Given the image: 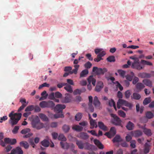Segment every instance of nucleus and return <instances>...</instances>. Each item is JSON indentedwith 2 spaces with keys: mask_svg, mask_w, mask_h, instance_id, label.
Returning <instances> with one entry per match:
<instances>
[{
  "mask_svg": "<svg viewBox=\"0 0 154 154\" xmlns=\"http://www.w3.org/2000/svg\"><path fill=\"white\" fill-rule=\"evenodd\" d=\"M133 134L134 137H138L142 135V132L140 130H137L133 131Z\"/></svg>",
  "mask_w": 154,
  "mask_h": 154,
  "instance_id": "nucleus-16",
  "label": "nucleus"
},
{
  "mask_svg": "<svg viewBox=\"0 0 154 154\" xmlns=\"http://www.w3.org/2000/svg\"><path fill=\"white\" fill-rule=\"evenodd\" d=\"M62 96V94L59 92H57L55 93V97L57 98H60Z\"/></svg>",
  "mask_w": 154,
  "mask_h": 154,
  "instance_id": "nucleus-54",
  "label": "nucleus"
},
{
  "mask_svg": "<svg viewBox=\"0 0 154 154\" xmlns=\"http://www.w3.org/2000/svg\"><path fill=\"white\" fill-rule=\"evenodd\" d=\"M19 127L18 126H15L13 130L12 131L13 133L14 134H17L18 132V131L19 129Z\"/></svg>",
  "mask_w": 154,
  "mask_h": 154,
  "instance_id": "nucleus-56",
  "label": "nucleus"
},
{
  "mask_svg": "<svg viewBox=\"0 0 154 154\" xmlns=\"http://www.w3.org/2000/svg\"><path fill=\"white\" fill-rule=\"evenodd\" d=\"M119 115L121 116L124 118L125 117V113L122 111L119 110L118 111Z\"/></svg>",
  "mask_w": 154,
  "mask_h": 154,
  "instance_id": "nucleus-53",
  "label": "nucleus"
},
{
  "mask_svg": "<svg viewBox=\"0 0 154 154\" xmlns=\"http://www.w3.org/2000/svg\"><path fill=\"white\" fill-rule=\"evenodd\" d=\"M55 106V104L54 102L51 101H48L47 102V107L51 108L54 109Z\"/></svg>",
  "mask_w": 154,
  "mask_h": 154,
  "instance_id": "nucleus-28",
  "label": "nucleus"
},
{
  "mask_svg": "<svg viewBox=\"0 0 154 154\" xmlns=\"http://www.w3.org/2000/svg\"><path fill=\"white\" fill-rule=\"evenodd\" d=\"M131 94L129 90H127L125 92V97L128 99L129 98Z\"/></svg>",
  "mask_w": 154,
  "mask_h": 154,
  "instance_id": "nucleus-59",
  "label": "nucleus"
},
{
  "mask_svg": "<svg viewBox=\"0 0 154 154\" xmlns=\"http://www.w3.org/2000/svg\"><path fill=\"white\" fill-rule=\"evenodd\" d=\"M67 85V83H60L57 85V87L59 88H62L63 86L66 85Z\"/></svg>",
  "mask_w": 154,
  "mask_h": 154,
  "instance_id": "nucleus-62",
  "label": "nucleus"
},
{
  "mask_svg": "<svg viewBox=\"0 0 154 154\" xmlns=\"http://www.w3.org/2000/svg\"><path fill=\"white\" fill-rule=\"evenodd\" d=\"M88 84L87 85L88 89L90 91L91 89V83H92L94 86H95L96 80L95 79L93 78V76L91 75L88 78Z\"/></svg>",
  "mask_w": 154,
  "mask_h": 154,
  "instance_id": "nucleus-7",
  "label": "nucleus"
},
{
  "mask_svg": "<svg viewBox=\"0 0 154 154\" xmlns=\"http://www.w3.org/2000/svg\"><path fill=\"white\" fill-rule=\"evenodd\" d=\"M92 64L90 62L88 61L84 65L85 68L86 69H89L91 68L92 66Z\"/></svg>",
  "mask_w": 154,
  "mask_h": 154,
  "instance_id": "nucleus-51",
  "label": "nucleus"
},
{
  "mask_svg": "<svg viewBox=\"0 0 154 154\" xmlns=\"http://www.w3.org/2000/svg\"><path fill=\"white\" fill-rule=\"evenodd\" d=\"M15 149L16 154H23V151L20 147H17L15 148Z\"/></svg>",
  "mask_w": 154,
  "mask_h": 154,
  "instance_id": "nucleus-46",
  "label": "nucleus"
},
{
  "mask_svg": "<svg viewBox=\"0 0 154 154\" xmlns=\"http://www.w3.org/2000/svg\"><path fill=\"white\" fill-rule=\"evenodd\" d=\"M90 124L91 126L90 127L91 129H93L94 127L95 128H97V127L96 121L95 120H93V119H91L90 120Z\"/></svg>",
  "mask_w": 154,
  "mask_h": 154,
  "instance_id": "nucleus-23",
  "label": "nucleus"
},
{
  "mask_svg": "<svg viewBox=\"0 0 154 154\" xmlns=\"http://www.w3.org/2000/svg\"><path fill=\"white\" fill-rule=\"evenodd\" d=\"M34 106L31 105L29 106L26 107L25 109V111L29 112L33 110L34 109Z\"/></svg>",
  "mask_w": 154,
  "mask_h": 154,
  "instance_id": "nucleus-40",
  "label": "nucleus"
},
{
  "mask_svg": "<svg viewBox=\"0 0 154 154\" xmlns=\"http://www.w3.org/2000/svg\"><path fill=\"white\" fill-rule=\"evenodd\" d=\"M136 91L139 92L145 86L141 83H137L135 85Z\"/></svg>",
  "mask_w": 154,
  "mask_h": 154,
  "instance_id": "nucleus-12",
  "label": "nucleus"
},
{
  "mask_svg": "<svg viewBox=\"0 0 154 154\" xmlns=\"http://www.w3.org/2000/svg\"><path fill=\"white\" fill-rule=\"evenodd\" d=\"M103 87V82L101 81L99 82L95 88V91L98 92H100Z\"/></svg>",
  "mask_w": 154,
  "mask_h": 154,
  "instance_id": "nucleus-10",
  "label": "nucleus"
},
{
  "mask_svg": "<svg viewBox=\"0 0 154 154\" xmlns=\"http://www.w3.org/2000/svg\"><path fill=\"white\" fill-rule=\"evenodd\" d=\"M76 143L79 149H82L84 148V143H83L82 141L77 140Z\"/></svg>",
  "mask_w": 154,
  "mask_h": 154,
  "instance_id": "nucleus-21",
  "label": "nucleus"
},
{
  "mask_svg": "<svg viewBox=\"0 0 154 154\" xmlns=\"http://www.w3.org/2000/svg\"><path fill=\"white\" fill-rule=\"evenodd\" d=\"M72 129L76 131H80L82 130L83 128L79 125H75L72 127Z\"/></svg>",
  "mask_w": 154,
  "mask_h": 154,
  "instance_id": "nucleus-38",
  "label": "nucleus"
},
{
  "mask_svg": "<svg viewBox=\"0 0 154 154\" xmlns=\"http://www.w3.org/2000/svg\"><path fill=\"white\" fill-rule=\"evenodd\" d=\"M20 145L23 147L25 149H27L29 147V145L28 142L26 141H22L20 143Z\"/></svg>",
  "mask_w": 154,
  "mask_h": 154,
  "instance_id": "nucleus-22",
  "label": "nucleus"
},
{
  "mask_svg": "<svg viewBox=\"0 0 154 154\" xmlns=\"http://www.w3.org/2000/svg\"><path fill=\"white\" fill-rule=\"evenodd\" d=\"M150 145L147 143H146L144 146L143 154L148 153L149 151Z\"/></svg>",
  "mask_w": 154,
  "mask_h": 154,
  "instance_id": "nucleus-14",
  "label": "nucleus"
},
{
  "mask_svg": "<svg viewBox=\"0 0 154 154\" xmlns=\"http://www.w3.org/2000/svg\"><path fill=\"white\" fill-rule=\"evenodd\" d=\"M140 63L143 65H146L148 66L152 65V63L143 60H141Z\"/></svg>",
  "mask_w": 154,
  "mask_h": 154,
  "instance_id": "nucleus-34",
  "label": "nucleus"
},
{
  "mask_svg": "<svg viewBox=\"0 0 154 154\" xmlns=\"http://www.w3.org/2000/svg\"><path fill=\"white\" fill-rule=\"evenodd\" d=\"M139 79L138 77L135 76L134 77L132 81V83L134 85H136L139 81Z\"/></svg>",
  "mask_w": 154,
  "mask_h": 154,
  "instance_id": "nucleus-58",
  "label": "nucleus"
},
{
  "mask_svg": "<svg viewBox=\"0 0 154 154\" xmlns=\"http://www.w3.org/2000/svg\"><path fill=\"white\" fill-rule=\"evenodd\" d=\"M143 132L147 136H151L152 135L151 130L149 129L145 128L144 129Z\"/></svg>",
  "mask_w": 154,
  "mask_h": 154,
  "instance_id": "nucleus-42",
  "label": "nucleus"
},
{
  "mask_svg": "<svg viewBox=\"0 0 154 154\" xmlns=\"http://www.w3.org/2000/svg\"><path fill=\"white\" fill-rule=\"evenodd\" d=\"M78 137L81 139L86 140L88 138L89 136L86 133L81 132L78 135Z\"/></svg>",
  "mask_w": 154,
  "mask_h": 154,
  "instance_id": "nucleus-13",
  "label": "nucleus"
},
{
  "mask_svg": "<svg viewBox=\"0 0 154 154\" xmlns=\"http://www.w3.org/2000/svg\"><path fill=\"white\" fill-rule=\"evenodd\" d=\"M94 143L99 149H102L103 148V145L97 139L94 140Z\"/></svg>",
  "mask_w": 154,
  "mask_h": 154,
  "instance_id": "nucleus-20",
  "label": "nucleus"
},
{
  "mask_svg": "<svg viewBox=\"0 0 154 154\" xmlns=\"http://www.w3.org/2000/svg\"><path fill=\"white\" fill-rule=\"evenodd\" d=\"M34 108V110L35 112H39L41 111V109L37 105L35 106Z\"/></svg>",
  "mask_w": 154,
  "mask_h": 154,
  "instance_id": "nucleus-60",
  "label": "nucleus"
},
{
  "mask_svg": "<svg viewBox=\"0 0 154 154\" xmlns=\"http://www.w3.org/2000/svg\"><path fill=\"white\" fill-rule=\"evenodd\" d=\"M131 75H127L126 76V79L129 81H132L133 77L134 76V73L133 72H131Z\"/></svg>",
  "mask_w": 154,
  "mask_h": 154,
  "instance_id": "nucleus-26",
  "label": "nucleus"
},
{
  "mask_svg": "<svg viewBox=\"0 0 154 154\" xmlns=\"http://www.w3.org/2000/svg\"><path fill=\"white\" fill-rule=\"evenodd\" d=\"M108 103L110 106H113L115 109L116 110V103L113 99H111L110 100H109Z\"/></svg>",
  "mask_w": 154,
  "mask_h": 154,
  "instance_id": "nucleus-32",
  "label": "nucleus"
},
{
  "mask_svg": "<svg viewBox=\"0 0 154 154\" xmlns=\"http://www.w3.org/2000/svg\"><path fill=\"white\" fill-rule=\"evenodd\" d=\"M30 131V130L29 128H26L23 129L21 131V133L22 134H26L29 133Z\"/></svg>",
  "mask_w": 154,
  "mask_h": 154,
  "instance_id": "nucleus-44",
  "label": "nucleus"
},
{
  "mask_svg": "<svg viewBox=\"0 0 154 154\" xmlns=\"http://www.w3.org/2000/svg\"><path fill=\"white\" fill-rule=\"evenodd\" d=\"M66 97L63 99L62 102L63 103H67L71 101V95L70 94L66 93L65 94Z\"/></svg>",
  "mask_w": 154,
  "mask_h": 154,
  "instance_id": "nucleus-11",
  "label": "nucleus"
},
{
  "mask_svg": "<svg viewBox=\"0 0 154 154\" xmlns=\"http://www.w3.org/2000/svg\"><path fill=\"white\" fill-rule=\"evenodd\" d=\"M41 144L43 146L48 147L49 146V142L48 140H44L41 142Z\"/></svg>",
  "mask_w": 154,
  "mask_h": 154,
  "instance_id": "nucleus-37",
  "label": "nucleus"
},
{
  "mask_svg": "<svg viewBox=\"0 0 154 154\" xmlns=\"http://www.w3.org/2000/svg\"><path fill=\"white\" fill-rule=\"evenodd\" d=\"M66 108V106L63 104H58L54 108L55 112L58 113H62L63 109Z\"/></svg>",
  "mask_w": 154,
  "mask_h": 154,
  "instance_id": "nucleus-9",
  "label": "nucleus"
},
{
  "mask_svg": "<svg viewBox=\"0 0 154 154\" xmlns=\"http://www.w3.org/2000/svg\"><path fill=\"white\" fill-rule=\"evenodd\" d=\"M82 92L81 90L76 89L74 91L73 94L74 95L80 94Z\"/></svg>",
  "mask_w": 154,
  "mask_h": 154,
  "instance_id": "nucleus-57",
  "label": "nucleus"
},
{
  "mask_svg": "<svg viewBox=\"0 0 154 154\" xmlns=\"http://www.w3.org/2000/svg\"><path fill=\"white\" fill-rule=\"evenodd\" d=\"M116 133V129L114 127H112L109 132H106L105 135L107 136L109 138H111L113 137Z\"/></svg>",
  "mask_w": 154,
  "mask_h": 154,
  "instance_id": "nucleus-8",
  "label": "nucleus"
},
{
  "mask_svg": "<svg viewBox=\"0 0 154 154\" xmlns=\"http://www.w3.org/2000/svg\"><path fill=\"white\" fill-rule=\"evenodd\" d=\"M66 86L64 87V89L67 91L71 93L72 92L73 90L72 87L70 85L67 84Z\"/></svg>",
  "mask_w": 154,
  "mask_h": 154,
  "instance_id": "nucleus-33",
  "label": "nucleus"
},
{
  "mask_svg": "<svg viewBox=\"0 0 154 154\" xmlns=\"http://www.w3.org/2000/svg\"><path fill=\"white\" fill-rule=\"evenodd\" d=\"M122 105L128 107L130 109H131L132 106L131 103L128 102L127 101L122 99H119L117 103V107L119 109Z\"/></svg>",
  "mask_w": 154,
  "mask_h": 154,
  "instance_id": "nucleus-3",
  "label": "nucleus"
},
{
  "mask_svg": "<svg viewBox=\"0 0 154 154\" xmlns=\"http://www.w3.org/2000/svg\"><path fill=\"white\" fill-rule=\"evenodd\" d=\"M21 116V113L13 114L12 112H11L9 115V116L10 118V123L13 125H16L20 119Z\"/></svg>",
  "mask_w": 154,
  "mask_h": 154,
  "instance_id": "nucleus-1",
  "label": "nucleus"
},
{
  "mask_svg": "<svg viewBox=\"0 0 154 154\" xmlns=\"http://www.w3.org/2000/svg\"><path fill=\"white\" fill-rule=\"evenodd\" d=\"M32 124L33 128L37 129H40L44 127L43 124L40 122V120L38 116L33 119Z\"/></svg>",
  "mask_w": 154,
  "mask_h": 154,
  "instance_id": "nucleus-2",
  "label": "nucleus"
},
{
  "mask_svg": "<svg viewBox=\"0 0 154 154\" xmlns=\"http://www.w3.org/2000/svg\"><path fill=\"white\" fill-rule=\"evenodd\" d=\"M132 63L131 65V67L138 70H140L144 68L143 65H141L139 59H137Z\"/></svg>",
  "mask_w": 154,
  "mask_h": 154,
  "instance_id": "nucleus-4",
  "label": "nucleus"
},
{
  "mask_svg": "<svg viewBox=\"0 0 154 154\" xmlns=\"http://www.w3.org/2000/svg\"><path fill=\"white\" fill-rule=\"evenodd\" d=\"M88 73V71L87 69H85L82 70L81 72L80 75V77L85 76Z\"/></svg>",
  "mask_w": 154,
  "mask_h": 154,
  "instance_id": "nucleus-30",
  "label": "nucleus"
},
{
  "mask_svg": "<svg viewBox=\"0 0 154 154\" xmlns=\"http://www.w3.org/2000/svg\"><path fill=\"white\" fill-rule=\"evenodd\" d=\"M50 85L49 84L47 83L46 82H45L43 84L40 85L38 87V89H41L43 87H49Z\"/></svg>",
  "mask_w": 154,
  "mask_h": 154,
  "instance_id": "nucleus-47",
  "label": "nucleus"
},
{
  "mask_svg": "<svg viewBox=\"0 0 154 154\" xmlns=\"http://www.w3.org/2000/svg\"><path fill=\"white\" fill-rule=\"evenodd\" d=\"M93 147V146L92 145L90 144L87 142L84 143V148L85 149L91 150L92 149Z\"/></svg>",
  "mask_w": 154,
  "mask_h": 154,
  "instance_id": "nucleus-24",
  "label": "nucleus"
},
{
  "mask_svg": "<svg viewBox=\"0 0 154 154\" xmlns=\"http://www.w3.org/2000/svg\"><path fill=\"white\" fill-rule=\"evenodd\" d=\"M151 102V98L150 97H147L146 98L143 100V104L144 105H145L149 103H150Z\"/></svg>",
  "mask_w": 154,
  "mask_h": 154,
  "instance_id": "nucleus-43",
  "label": "nucleus"
},
{
  "mask_svg": "<svg viewBox=\"0 0 154 154\" xmlns=\"http://www.w3.org/2000/svg\"><path fill=\"white\" fill-rule=\"evenodd\" d=\"M142 82L146 86L151 88L152 87V82L148 79H144L143 80Z\"/></svg>",
  "mask_w": 154,
  "mask_h": 154,
  "instance_id": "nucleus-19",
  "label": "nucleus"
},
{
  "mask_svg": "<svg viewBox=\"0 0 154 154\" xmlns=\"http://www.w3.org/2000/svg\"><path fill=\"white\" fill-rule=\"evenodd\" d=\"M107 60L108 61L110 62H114L116 60L115 57L113 56H109L107 58Z\"/></svg>",
  "mask_w": 154,
  "mask_h": 154,
  "instance_id": "nucleus-45",
  "label": "nucleus"
},
{
  "mask_svg": "<svg viewBox=\"0 0 154 154\" xmlns=\"http://www.w3.org/2000/svg\"><path fill=\"white\" fill-rule=\"evenodd\" d=\"M82 118V114L80 113H78L75 116V119L77 121H79Z\"/></svg>",
  "mask_w": 154,
  "mask_h": 154,
  "instance_id": "nucleus-50",
  "label": "nucleus"
},
{
  "mask_svg": "<svg viewBox=\"0 0 154 154\" xmlns=\"http://www.w3.org/2000/svg\"><path fill=\"white\" fill-rule=\"evenodd\" d=\"M122 139L119 135H117L112 140V141L114 143L122 141Z\"/></svg>",
  "mask_w": 154,
  "mask_h": 154,
  "instance_id": "nucleus-25",
  "label": "nucleus"
},
{
  "mask_svg": "<svg viewBox=\"0 0 154 154\" xmlns=\"http://www.w3.org/2000/svg\"><path fill=\"white\" fill-rule=\"evenodd\" d=\"M54 117L55 119H57L59 118H63L64 116L62 113L60 114H56L54 115Z\"/></svg>",
  "mask_w": 154,
  "mask_h": 154,
  "instance_id": "nucleus-55",
  "label": "nucleus"
},
{
  "mask_svg": "<svg viewBox=\"0 0 154 154\" xmlns=\"http://www.w3.org/2000/svg\"><path fill=\"white\" fill-rule=\"evenodd\" d=\"M111 115L113 118L112 120L113 124L116 125H121V121L119 117L114 114H112Z\"/></svg>",
  "mask_w": 154,
  "mask_h": 154,
  "instance_id": "nucleus-5",
  "label": "nucleus"
},
{
  "mask_svg": "<svg viewBox=\"0 0 154 154\" xmlns=\"http://www.w3.org/2000/svg\"><path fill=\"white\" fill-rule=\"evenodd\" d=\"M55 94L53 92L51 93L49 95V98L51 100H54V99Z\"/></svg>",
  "mask_w": 154,
  "mask_h": 154,
  "instance_id": "nucleus-64",
  "label": "nucleus"
},
{
  "mask_svg": "<svg viewBox=\"0 0 154 154\" xmlns=\"http://www.w3.org/2000/svg\"><path fill=\"white\" fill-rule=\"evenodd\" d=\"M38 116L40 119L44 121H47L48 120V118L43 113H40Z\"/></svg>",
  "mask_w": 154,
  "mask_h": 154,
  "instance_id": "nucleus-31",
  "label": "nucleus"
},
{
  "mask_svg": "<svg viewBox=\"0 0 154 154\" xmlns=\"http://www.w3.org/2000/svg\"><path fill=\"white\" fill-rule=\"evenodd\" d=\"M62 128L63 131L65 133H66L69 131L70 128L69 125H64L63 126Z\"/></svg>",
  "mask_w": 154,
  "mask_h": 154,
  "instance_id": "nucleus-36",
  "label": "nucleus"
},
{
  "mask_svg": "<svg viewBox=\"0 0 154 154\" xmlns=\"http://www.w3.org/2000/svg\"><path fill=\"white\" fill-rule=\"evenodd\" d=\"M92 71L94 72H95L96 74L97 75H103L105 72L107 71V69L105 68L102 69L101 68H98L97 67H94Z\"/></svg>",
  "mask_w": 154,
  "mask_h": 154,
  "instance_id": "nucleus-6",
  "label": "nucleus"
},
{
  "mask_svg": "<svg viewBox=\"0 0 154 154\" xmlns=\"http://www.w3.org/2000/svg\"><path fill=\"white\" fill-rule=\"evenodd\" d=\"M47 102L46 101H42L39 103L40 106L42 108L47 107Z\"/></svg>",
  "mask_w": 154,
  "mask_h": 154,
  "instance_id": "nucleus-41",
  "label": "nucleus"
},
{
  "mask_svg": "<svg viewBox=\"0 0 154 154\" xmlns=\"http://www.w3.org/2000/svg\"><path fill=\"white\" fill-rule=\"evenodd\" d=\"M98 126L100 129L103 130L104 131L107 130V127L105 126L102 122H98Z\"/></svg>",
  "mask_w": 154,
  "mask_h": 154,
  "instance_id": "nucleus-17",
  "label": "nucleus"
},
{
  "mask_svg": "<svg viewBox=\"0 0 154 154\" xmlns=\"http://www.w3.org/2000/svg\"><path fill=\"white\" fill-rule=\"evenodd\" d=\"M146 116L147 118L150 119L153 117V115L151 112H148L146 113Z\"/></svg>",
  "mask_w": 154,
  "mask_h": 154,
  "instance_id": "nucleus-49",
  "label": "nucleus"
},
{
  "mask_svg": "<svg viewBox=\"0 0 154 154\" xmlns=\"http://www.w3.org/2000/svg\"><path fill=\"white\" fill-rule=\"evenodd\" d=\"M27 104V103H25L22 104V106L19 108L18 111L19 112L22 110L26 106Z\"/></svg>",
  "mask_w": 154,
  "mask_h": 154,
  "instance_id": "nucleus-61",
  "label": "nucleus"
},
{
  "mask_svg": "<svg viewBox=\"0 0 154 154\" xmlns=\"http://www.w3.org/2000/svg\"><path fill=\"white\" fill-rule=\"evenodd\" d=\"M138 76L142 78H149L151 76V75L149 73L146 72L140 73L138 74Z\"/></svg>",
  "mask_w": 154,
  "mask_h": 154,
  "instance_id": "nucleus-15",
  "label": "nucleus"
},
{
  "mask_svg": "<svg viewBox=\"0 0 154 154\" xmlns=\"http://www.w3.org/2000/svg\"><path fill=\"white\" fill-rule=\"evenodd\" d=\"M28 141L33 148L35 147V145L34 142V139L33 138H29Z\"/></svg>",
  "mask_w": 154,
  "mask_h": 154,
  "instance_id": "nucleus-48",
  "label": "nucleus"
},
{
  "mask_svg": "<svg viewBox=\"0 0 154 154\" xmlns=\"http://www.w3.org/2000/svg\"><path fill=\"white\" fill-rule=\"evenodd\" d=\"M58 139L59 140L61 141H66V137H65L63 134H60L58 137Z\"/></svg>",
  "mask_w": 154,
  "mask_h": 154,
  "instance_id": "nucleus-39",
  "label": "nucleus"
},
{
  "mask_svg": "<svg viewBox=\"0 0 154 154\" xmlns=\"http://www.w3.org/2000/svg\"><path fill=\"white\" fill-rule=\"evenodd\" d=\"M118 72L121 76L123 78L124 77L125 74V71L122 70H119Z\"/></svg>",
  "mask_w": 154,
  "mask_h": 154,
  "instance_id": "nucleus-52",
  "label": "nucleus"
},
{
  "mask_svg": "<svg viewBox=\"0 0 154 154\" xmlns=\"http://www.w3.org/2000/svg\"><path fill=\"white\" fill-rule=\"evenodd\" d=\"M126 127L128 130H131L133 129L134 127V124L131 122L129 121L127 124Z\"/></svg>",
  "mask_w": 154,
  "mask_h": 154,
  "instance_id": "nucleus-27",
  "label": "nucleus"
},
{
  "mask_svg": "<svg viewBox=\"0 0 154 154\" xmlns=\"http://www.w3.org/2000/svg\"><path fill=\"white\" fill-rule=\"evenodd\" d=\"M93 104L96 107H99L100 105V102L97 96H95L94 98Z\"/></svg>",
  "mask_w": 154,
  "mask_h": 154,
  "instance_id": "nucleus-18",
  "label": "nucleus"
},
{
  "mask_svg": "<svg viewBox=\"0 0 154 154\" xmlns=\"http://www.w3.org/2000/svg\"><path fill=\"white\" fill-rule=\"evenodd\" d=\"M60 145L62 148L63 149H67L69 147V144L66 142L64 143L62 142H61Z\"/></svg>",
  "mask_w": 154,
  "mask_h": 154,
  "instance_id": "nucleus-29",
  "label": "nucleus"
},
{
  "mask_svg": "<svg viewBox=\"0 0 154 154\" xmlns=\"http://www.w3.org/2000/svg\"><path fill=\"white\" fill-rule=\"evenodd\" d=\"M131 97L134 99L138 100L140 99L141 96L140 94L137 93H134L133 94V97L132 96Z\"/></svg>",
  "mask_w": 154,
  "mask_h": 154,
  "instance_id": "nucleus-35",
  "label": "nucleus"
},
{
  "mask_svg": "<svg viewBox=\"0 0 154 154\" xmlns=\"http://www.w3.org/2000/svg\"><path fill=\"white\" fill-rule=\"evenodd\" d=\"M130 146L133 148H134L136 147V142L135 140H132L130 142Z\"/></svg>",
  "mask_w": 154,
  "mask_h": 154,
  "instance_id": "nucleus-63",
  "label": "nucleus"
}]
</instances>
